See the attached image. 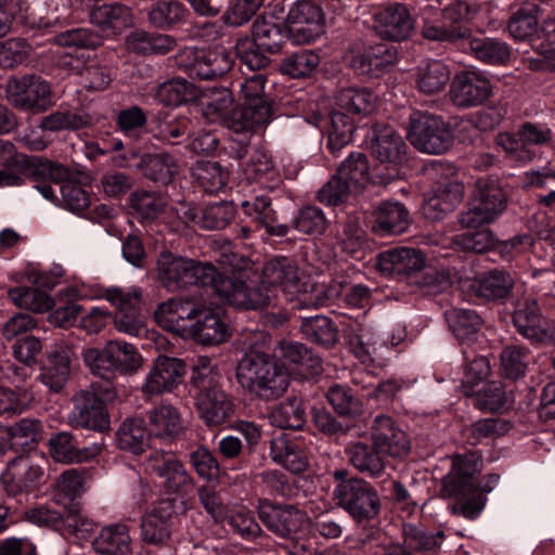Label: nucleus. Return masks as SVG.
<instances>
[{
    "label": "nucleus",
    "mask_w": 555,
    "mask_h": 555,
    "mask_svg": "<svg viewBox=\"0 0 555 555\" xmlns=\"http://www.w3.org/2000/svg\"><path fill=\"white\" fill-rule=\"evenodd\" d=\"M515 281L509 272L500 269H492L472 283L476 295L487 300H500L506 298L514 288Z\"/></svg>",
    "instance_id": "nucleus-35"
},
{
    "label": "nucleus",
    "mask_w": 555,
    "mask_h": 555,
    "mask_svg": "<svg viewBox=\"0 0 555 555\" xmlns=\"http://www.w3.org/2000/svg\"><path fill=\"white\" fill-rule=\"evenodd\" d=\"M237 383L256 397L271 401L284 395L289 386V373L270 353L250 350L236 366Z\"/></svg>",
    "instance_id": "nucleus-3"
},
{
    "label": "nucleus",
    "mask_w": 555,
    "mask_h": 555,
    "mask_svg": "<svg viewBox=\"0 0 555 555\" xmlns=\"http://www.w3.org/2000/svg\"><path fill=\"white\" fill-rule=\"evenodd\" d=\"M157 278L168 291L175 292L192 285H198L208 293L216 294L225 304V297L219 291V284L229 275L220 274L214 266L194 259L163 251L157 260Z\"/></svg>",
    "instance_id": "nucleus-4"
},
{
    "label": "nucleus",
    "mask_w": 555,
    "mask_h": 555,
    "mask_svg": "<svg viewBox=\"0 0 555 555\" xmlns=\"http://www.w3.org/2000/svg\"><path fill=\"white\" fill-rule=\"evenodd\" d=\"M289 38L296 44H308L325 33V13L314 0H297L286 16Z\"/></svg>",
    "instance_id": "nucleus-14"
},
{
    "label": "nucleus",
    "mask_w": 555,
    "mask_h": 555,
    "mask_svg": "<svg viewBox=\"0 0 555 555\" xmlns=\"http://www.w3.org/2000/svg\"><path fill=\"white\" fill-rule=\"evenodd\" d=\"M259 519L274 534L293 539L308 524L309 517L291 504H274L269 500H260L257 506Z\"/></svg>",
    "instance_id": "nucleus-16"
},
{
    "label": "nucleus",
    "mask_w": 555,
    "mask_h": 555,
    "mask_svg": "<svg viewBox=\"0 0 555 555\" xmlns=\"http://www.w3.org/2000/svg\"><path fill=\"white\" fill-rule=\"evenodd\" d=\"M414 18L404 3L395 2L374 15V30L383 39L400 42L410 37Z\"/></svg>",
    "instance_id": "nucleus-22"
},
{
    "label": "nucleus",
    "mask_w": 555,
    "mask_h": 555,
    "mask_svg": "<svg viewBox=\"0 0 555 555\" xmlns=\"http://www.w3.org/2000/svg\"><path fill=\"white\" fill-rule=\"evenodd\" d=\"M500 359L503 376L509 379H518L525 375L533 357L527 348L511 345L502 350Z\"/></svg>",
    "instance_id": "nucleus-60"
},
{
    "label": "nucleus",
    "mask_w": 555,
    "mask_h": 555,
    "mask_svg": "<svg viewBox=\"0 0 555 555\" xmlns=\"http://www.w3.org/2000/svg\"><path fill=\"white\" fill-rule=\"evenodd\" d=\"M113 377L119 375L135 374L143 364V358L138 348L125 340L107 341Z\"/></svg>",
    "instance_id": "nucleus-42"
},
{
    "label": "nucleus",
    "mask_w": 555,
    "mask_h": 555,
    "mask_svg": "<svg viewBox=\"0 0 555 555\" xmlns=\"http://www.w3.org/2000/svg\"><path fill=\"white\" fill-rule=\"evenodd\" d=\"M135 166L143 171L146 178L163 184L171 182L178 173V165L168 153L144 155Z\"/></svg>",
    "instance_id": "nucleus-47"
},
{
    "label": "nucleus",
    "mask_w": 555,
    "mask_h": 555,
    "mask_svg": "<svg viewBox=\"0 0 555 555\" xmlns=\"http://www.w3.org/2000/svg\"><path fill=\"white\" fill-rule=\"evenodd\" d=\"M196 321L189 326V335L202 345H218L230 335L229 325L218 308L206 309L201 306Z\"/></svg>",
    "instance_id": "nucleus-27"
},
{
    "label": "nucleus",
    "mask_w": 555,
    "mask_h": 555,
    "mask_svg": "<svg viewBox=\"0 0 555 555\" xmlns=\"http://www.w3.org/2000/svg\"><path fill=\"white\" fill-rule=\"evenodd\" d=\"M86 468H68L55 480L53 486L54 498L57 503L67 505L83 492Z\"/></svg>",
    "instance_id": "nucleus-50"
},
{
    "label": "nucleus",
    "mask_w": 555,
    "mask_h": 555,
    "mask_svg": "<svg viewBox=\"0 0 555 555\" xmlns=\"http://www.w3.org/2000/svg\"><path fill=\"white\" fill-rule=\"evenodd\" d=\"M201 89L185 78L175 77L162 82L156 90V99L167 106H179L196 101Z\"/></svg>",
    "instance_id": "nucleus-44"
},
{
    "label": "nucleus",
    "mask_w": 555,
    "mask_h": 555,
    "mask_svg": "<svg viewBox=\"0 0 555 555\" xmlns=\"http://www.w3.org/2000/svg\"><path fill=\"white\" fill-rule=\"evenodd\" d=\"M287 364L318 372L321 360L315 357L304 344L297 341H281L275 349V356Z\"/></svg>",
    "instance_id": "nucleus-56"
},
{
    "label": "nucleus",
    "mask_w": 555,
    "mask_h": 555,
    "mask_svg": "<svg viewBox=\"0 0 555 555\" xmlns=\"http://www.w3.org/2000/svg\"><path fill=\"white\" fill-rule=\"evenodd\" d=\"M350 464L360 474L369 478H382L386 474L385 456L373 443L370 446L362 441L351 443L347 450Z\"/></svg>",
    "instance_id": "nucleus-31"
},
{
    "label": "nucleus",
    "mask_w": 555,
    "mask_h": 555,
    "mask_svg": "<svg viewBox=\"0 0 555 555\" xmlns=\"http://www.w3.org/2000/svg\"><path fill=\"white\" fill-rule=\"evenodd\" d=\"M540 9L534 3H527L518 9L511 17L507 29L516 40H526L538 30Z\"/></svg>",
    "instance_id": "nucleus-58"
},
{
    "label": "nucleus",
    "mask_w": 555,
    "mask_h": 555,
    "mask_svg": "<svg viewBox=\"0 0 555 555\" xmlns=\"http://www.w3.org/2000/svg\"><path fill=\"white\" fill-rule=\"evenodd\" d=\"M189 14V9L180 0H157L146 9L147 22L160 30H171L184 25Z\"/></svg>",
    "instance_id": "nucleus-33"
},
{
    "label": "nucleus",
    "mask_w": 555,
    "mask_h": 555,
    "mask_svg": "<svg viewBox=\"0 0 555 555\" xmlns=\"http://www.w3.org/2000/svg\"><path fill=\"white\" fill-rule=\"evenodd\" d=\"M449 81V66L439 60H429L416 67L415 85L417 90L424 94L441 92Z\"/></svg>",
    "instance_id": "nucleus-40"
},
{
    "label": "nucleus",
    "mask_w": 555,
    "mask_h": 555,
    "mask_svg": "<svg viewBox=\"0 0 555 555\" xmlns=\"http://www.w3.org/2000/svg\"><path fill=\"white\" fill-rule=\"evenodd\" d=\"M319 64V54L312 50H300L285 56L280 70L292 78H300L311 75Z\"/></svg>",
    "instance_id": "nucleus-62"
},
{
    "label": "nucleus",
    "mask_w": 555,
    "mask_h": 555,
    "mask_svg": "<svg viewBox=\"0 0 555 555\" xmlns=\"http://www.w3.org/2000/svg\"><path fill=\"white\" fill-rule=\"evenodd\" d=\"M128 203L140 218L141 222L157 219L166 207L164 197L153 192L134 191L130 194Z\"/></svg>",
    "instance_id": "nucleus-59"
},
{
    "label": "nucleus",
    "mask_w": 555,
    "mask_h": 555,
    "mask_svg": "<svg viewBox=\"0 0 555 555\" xmlns=\"http://www.w3.org/2000/svg\"><path fill=\"white\" fill-rule=\"evenodd\" d=\"M90 124L91 117L86 113L59 109L41 118L39 129L50 132L76 131Z\"/></svg>",
    "instance_id": "nucleus-52"
},
{
    "label": "nucleus",
    "mask_w": 555,
    "mask_h": 555,
    "mask_svg": "<svg viewBox=\"0 0 555 555\" xmlns=\"http://www.w3.org/2000/svg\"><path fill=\"white\" fill-rule=\"evenodd\" d=\"M198 312H201V306L193 300L172 298L158 305L155 319L165 330L184 336L189 335L185 322L195 319Z\"/></svg>",
    "instance_id": "nucleus-26"
},
{
    "label": "nucleus",
    "mask_w": 555,
    "mask_h": 555,
    "mask_svg": "<svg viewBox=\"0 0 555 555\" xmlns=\"http://www.w3.org/2000/svg\"><path fill=\"white\" fill-rule=\"evenodd\" d=\"M196 406L201 420L207 426L223 424L234 412L233 402L220 386L197 393Z\"/></svg>",
    "instance_id": "nucleus-28"
},
{
    "label": "nucleus",
    "mask_w": 555,
    "mask_h": 555,
    "mask_svg": "<svg viewBox=\"0 0 555 555\" xmlns=\"http://www.w3.org/2000/svg\"><path fill=\"white\" fill-rule=\"evenodd\" d=\"M301 332L308 340L323 346H331L337 339L332 321L321 314L304 319Z\"/></svg>",
    "instance_id": "nucleus-63"
},
{
    "label": "nucleus",
    "mask_w": 555,
    "mask_h": 555,
    "mask_svg": "<svg viewBox=\"0 0 555 555\" xmlns=\"http://www.w3.org/2000/svg\"><path fill=\"white\" fill-rule=\"evenodd\" d=\"M198 185L207 193H217L224 189L229 172L218 162L198 160L192 170Z\"/></svg>",
    "instance_id": "nucleus-53"
},
{
    "label": "nucleus",
    "mask_w": 555,
    "mask_h": 555,
    "mask_svg": "<svg viewBox=\"0 0 555 555\" xmlns=\"http://www.w3.org/2000/svg\"><path fill=\"white\" fill-rule=\"evenodd\" d=\"M293 225L300 233L318 235L325 232L327 219L320 207L306 205L298 210L293 220Z\"/></svg>",
    "instance_id": "nucleus-64"
},
{
    "label": "nucleus",
    "mask_w": 555,
    "mask_h": 555,
    "mask_svg": "<svg viewBox=\"0 0 555 555\" xmlns=\"http://www.w3.org/2000/svg\"><path fill=\"white\" fill-rule=\"evenodd\" d=\"M176 65L191 78L212 80L227 74L233 66L232 53L224 48L207 50L185 47L175 55Z\"/></svg>",
    "instance_id": "nucleus-9"
},
{
    "label": "nucleus",
    "mask_w": 555,
    "mask_h": 555,
    "mask_svg": "<svg viewBox=\"0 0 555 555\" xmlns=\"http://www.w3.org/2000/svg\"><path fill=\"white\" fill-rule=\"evenodd\" d=\"M333 500L357 524L375 519L382 506L377 490L360 477L337 483L333 490Z\"/></svg>",
    "instance_id": "nucleus-8"
},
{
    "label": "nucleus",
    "mask_w": 555,
    "mask_h": 555,
    "mask_svg": "<svg viewBox=\"0 0 555 555\" xmlns=\"http://www.w3.org/2000/svg\"><path fill=\"white\" fill-rule=\"evenodd\" d=\"M367 139L372 156L382 164L393 167V172L388 173L385 179L395 178L396 167L401 165L406 156L408 146L403 138L392 127L377 124L370 130Z\"/></svg>",
    "instance_id": "nucleus-18"
},
{
    "label": "nucleus",
    "mask_w": 555,
    "mask_h": 555,
    "mask_svg": "<svg viewBox=\"0 0 555 555\" xmlns=\"http://www.w3.org/2000/svg\"><path fill=\"white\" fill-rule=\"evenodd\" d=\"M145 472L159 479L167 493L186 495L194 489V478L186 470L178 456L164 450H154L145 460Z\"/></svg>",
    "instance_id": "nucleus-13"
},
{
    "label": "nucleus",
    "mask_w": 555,
    "mask_h": 555,
    "mask_svg": "<svg viewBox=\"0 0 555 555\" xmlns=\"http://www.w3.org/2000/svg\"><path fill=\"white\" fill-rule=\"evenodd\" d=\"M479 461L475 455H456L452 460V468L441 480L440 494L444 499H453L452 513L468 519H475L483 509L487 498L499 483L500 476L490 474L485 486L477 483Z\"/></svg>",
    "instance_id": "nucleus-2"
},
{
    "label": "nucleus",
    "mask_w": 555,
    "mask_h": 555,
    "mask_svg": "<svg viewBox=\"0 0 555 555\" xmlns=\"http://www.w3.org/2000/svg\"><path fill=\"white\" fill-rule=\"evenodd\" d=\"M437 9L427 5L423 10L422 36L431 41L456 42L462 39H468L472 35L469 27L464 24L473 21L479 12L478 4H472L463 0H456L441 11L443 20L450 23V26L437 24L430 21L426 14L435 12Z\"/></svg>",
    "instance_id": "nucleus-7"
},
{
    "label": "nucleus",
    "mask_w": 555,
    "mask_h": 555,
    "mask_svg": "<svg viewBox=\"0 0 555 555\" xmlns=\"http://www.w3.org/2000/svg\"><path fill=\"white\" fill-rule=\"evenodd\" d=\"M372 230L379 235H398L408 230L410 215L399 202H383L375 210Z\"/></svg>",
    "instance_id": "nucleus-34"
},
{
    "label": "nucleus",
    "mask_w": 555,
    "mask_h": 555,
    "mask_svg": "<svg viewBox=\"0 0 555 555\" xmlns=\"http://www.w3.org/2000/svg\"><path fill=\"white\" fill-rule=\"evenodd\" d=\"M147 418L150 435L163 440H173L184 430L181 413L169 403L151 409Z\"/></svg>",
    "instance_id": "nucleus-29"
},
{
    "label": "nucleus",
    "mask_w": 555,
    "mask_h": 555,
    "mask_svg": "<svg viewBox=\"0 0 555 555\" xmlns=\"http://www.w3.org/2000/svg\"><path fill=\"white\" fill-rule=\"evenodd\" d=\"M505 207L506 196L502 188L494 180L479 179L469 208L460 215V223L468 229L491 223Z\"/></svg>",
    "instance_id": "nucleus-11"
},
{
    "label": "nucleus",
    "mask_w": 555,
    "mask_h": 555,
    "mask_svg": "<svg viewBox=\"0 0 555 555\" xmlns=\"http://www.w3.org/2000/svg\"><path fill=\"white\" fill-rule=\"evenodd\" d=\"M119 449L140 454L149 446V433L144 422L140 418H127L121 423L116 433Z\"/></svg>",
    "instance_id": "nucleus-49"
},
{
    "label": "nucleus",
    "mask_w": 555,
    "mask_h": 555,
    "mask_svg": "<svg viewBox=\"0 0 555 555\" xmlns=\"http://www.w3.org/2000/svg\"><path fill=\"white\" fill-rule=\"evenodd\" d=\"M335 241L341 250L349 256L357 257L366 244V234L361 227V215L348 211L345 217L335 223Z\"/></svg>",
    "instance_id": "nucleus-30"
},
{
    "label": "nucleus",
    "mask_w": 555,
    "mask_h": 555,
    "mask_svg": "<svg viewBox=\"0 0 555 555\" xmlns=\"http://www.w3.org/2000/svg\"><path fill=\"white\" fill-rule=\"evenodd\" d=\"M468 39L470 53L483 64L503 65L511 59V49L501 39L491 37H469Z\"/></svg>",
    "instance_id": "nucleus-45"
},
{
    "label": "nucleus",
    "mask_w": 555,
    "mask_h": 555,
    "mask_svg": "<svg viewBox=\"0 0 555 555\" xmlns=\"http://www.w3.org/2000/svg\"><path fill=\"white\" fill-rule=\"evenodd\" d=\"M241 208L245 217L249 218L258 228L263 229L267 235L280 238L288 235L291 227L279 222L278 211L269 195L250 196L241 202Z\"/></svg>",
    "instance_id": "nucleus-24"
},
{
    "label": "nucleus",
    "mask_w": 555,
    "mask_h": 555,
    "mask_svg": "<svg viewBox=\"0 0 555 555\" xmlns=\"http://www.w3.org/2000/svg\"><path fill=\"white\" fill-rule=\"evenodd\" d=\"M335 108L332 111L327 129V149L337 153L352 138L354 125L350 115L366 116L375 108L376 95L365 87H348L338 90L334 96Z\"/></svg>",
    "instance_id": "nucleus-5"
},
{
    "label": "nucleus",
    "mask_w": 555,
    "mask_h": 555,
    "mask_svg": "<svg viewBox=\"0 0 555 555\" xmlns=\"http://www.w3.org/2000/svg\"><path fill=\"white\" fill-rule=\"evenodd\" d=\"M347 288L348 284L343 279L333 280L328 285L314 283L309 279V287L301 295V309L327 306L341 296L345 297Z\"/></svg>",
    "instance_id": "nucleus-46"
},
{
    "label": "nucleus",
    "mask_w": 555,
    "mask_h": 555,
    "mask_svg": "<svg viewBox=\"0 0 555 555\" xmlns=\"http://www.w3.org/2000/svg\"><path fill=\"white\" fill-rule=\"evenodd\" d=\"M10 299L20 308L42 313L53 307L52 298L43 291L21 286L9 291Z\"/></svg>",
    "instance_id": "nucleus-61"
},
{
    "label": "nucleus",
    "mask_w": 555,
    "mask_h": 555,
    "mask_svg": "<svg viewBox=\"0 0 555 555\" xmlns=\"http://www.w3.org/2000/svg\"><path fill=\"white\" fill-rule=\"evenodd\" d=\"M185 365L182 360L159 356L149 371L141 390L145 397L171 392L182 382Z\"/></svg>",
    "instance_id": "nucleus-21"
},
{
    "label": "nucleus",
    "mask_w": 555,
    "mask_h": 555,
    "mask_svg": "<svg viewBox=\"0 0 555 555\" xmlns=\"http://www.w3.org/2000/svg\"><path fill=\"white\" fill-rule=\"evenodd\" d=\"M25 176L26 179L36 183L35 188L46 199L56 202V193L48 181L55 183L64 182L69 179L70 170L59 163L42 158H33L26 162Z\"/></svg>",
    "instance_id": "nucleus-25"
},
{
    "label": "nucleus",
    "mask_w": 555,
    "mask_h": 555,
    "mask_svg": "<svg viewBox=\"0 0 555 555\" xmlns=\"http://www.w3.org/2000/svg\"><path fill=\"white\" fill-rule=\"evenodd\" d=\"M403 543H389L379 530H372L358 540L359 545L370 555H414V551H431L439 547L444 539L442 530L428 531L423 525L403 524Z\"/></svg>",
    "instance_id": "nucleus-6"
},
{
    "label": "nucleus",
    "mask_w": 555,
    "mask_h": 555,
    "mask_svg": "<svg viewBox=\"0 0 555 555\" xmlns=\"http://www.w3.org/2000/svg\"><path fill=\"white\" fill-rule=\"evenodd\" d=\"M272 118L273 114L267 107L257 108L243 104L225 117L224 125L235 133H250L269 124Z\"/></svg>",
    "instance_id": "nucleus-41"
},
{
    "label": "nucleus",
    "mask_w": 555,
    "mask_h": 555,
    "mask_svg": "<svg viewBox=\"0 0 555 555\" xmlns=\"http://www.w3.org/2000/svg\"><path fill=\"white\" fill-rule=\"evenodd\" d=\"M44 457L18 455L11 460L3 473L4 489L15 496L37 487L44 478Z\"/></svg>",
    "instance_id": "nucleus-17"
},
{
    "label": "nucleus",
    "mask_w": 555,
    "mask_h": 555,
    "mask_svg": "<svg viewBox=\"0 0 555 555\" xmlns=\"http://www.w3.org/2000/svg\"><path fill=\"white\" fill-rule=\"evenodd\" d=\"M370 437L385 456L403 460L411 451L409 436L390 416L377 415L372 422Z\"/></svg>",
    "instance_id": "nucleus-19"
},
{
    "label": "nucleus",
    "mask_w": 555,
    "mask_h": 555,
    "mask_svg": "<svg viewBox=\"0 0 555 555\" xmlns=\"http://www.w3.org/2000/svg\"><path fill=\"white\" fill-rule=\"evenodd\" d=\"M492 94L493 86L490 78L479 69L460 70L450 83V98L459 107L469 108L482 105Z\"/></svg>",
    "instance_id": "nucleus-15"
},
{
    "label": "nucleus",
    "mask_w": 555,
    "mask_h": 555,
    "mask_svg": "<svg viewBox=\"0 0 555 555\" xmlns=\"http://www.w3.org/2000/svg\"><path fill=\"white\" fill-rule=\"evenodd\" d=\"M89 17L93 25L112 34H118L132 24L131 10L118 2L94 7Z\"/></svg>",
    "instance_id": "nucleus-38"
},
{
    "label": "nucleus",
    "mask_w": 555,
    "mask_h": 555,
    "mask_svg": "<svg viewBox=\"0 0 555 555\" xmlns=\"http://www.w3.org/2000/svg\"><path fill=\"white\" fill-rule=\"evenodd\" d=\"M72 358L73 350L66 346L56 347L51 351L39 375L42 384L50 390L59 392L67 383Z\"/></svg>",
    "instance_id": "nucleus-32"
},
{
    "label": "nucleus",
    "mask_w": 555,
    "mask_h": 555,
    "mask_svg": "<svg viewBox=\"0 0 555 555\" xmlns=\"http://www.w3.org/2000/svg\"><path fill=\"white\" fill-rule=\"evenodd\" d=\"M286 38L284 25L273 16H258L253 24V37L250 38L268 53H276L281 50Z\"/></svg>",
    "instance_id": "nucleus-43"
},
{
    "label": "nucleus",
    "mask_w": 555,
    "mask_h": 555,
    "mask_svg": "<svg viewBox=\"0 0 555 555\" xmlns=\"http://www.w3.org/2000/svg\"><path fill=\"white\" fill-rule=\"evenodd\" d=\"M446 318L454 336L466 347L476 340L483 324L481 317L472 309L454 308L446 312Z\"/></svg>",
    "instance_id": "nucleus-39"
},
{
    "label": "nucleus",
    "mask_w": 555,
    "mask_h": 555,
    "mask_svg": "<svg viewBox=\"0 0 555 555\" xmlns=\"http://www.w3.org/2000/svg\"><path fill=\"white\" fill-rule=\"evenodd\" d=\"M307 287L309 279L300 275L296 259L286 256H275L267 260L259 283L233 275L219 284L225 304L248 310L275 306L279 293L292 304L293 309L300 310L301 295Z\"/></svg>",
    "instance_id": "nucleus-1"
},
{
    "label": "nucleus",
    "mask_w": 555,
    "mask_h": 555,
    "mask_svg": "<svg viewBox=\"0 0 555 555\" xmlns=\"http://www.w3.org/2000/svg\"><path fill=\"white\" fill-rule=\"evenodd\" d=\"M270 423L281 429H300L306 423V411L299 399L281 402L269 414Z\"/></svg>",
    "instance_id": "nucleus-55"
},
{
    "label": "nucleus",
    "mask_w": 555,
    "mask_h": 555,
    "mask_svg": "<svg viewBox=\"0 0 555 555\" xmlns=\"http://www.w3.org/2000/svg\"><path fill=\"white\" fill-rule=\"evenodd\" d=\"M424 263L425 255L413 247H392L377 256V268L383 274L409 282L417 278Z\"/></svg>",
    "instance_id": "nucleus-20"
},
{
    "label": "nucleus",
    "mask_w": 555,
    "mask_h": 555,
    "mask_svg": "<svg viewBox=\"0 0 555 555\" xmlns=\"http://www.w3.org/2000/svg\"><path fill=\"white\" fill-rule=\"evenodd\" d=\"M69 421L76 427L99 431L107 428L109 424L103 400L93 390L88 389L75 395Z\"/></svg>",
    "instance_id": "nucleus-23"
},
{
    "label": "nucleus",
    "mask_w": 555,
    "mask_h": 555,
    "mask_svg": "<svg viewBox=\"0 0 555 555\" xmlns=\"http://www.w3.org/2000/svg\"><path fill=\"white\" fill-rule=\"evenodd\" d=\"M408 139L420 152L438 155L452 146L454 137L440 116L415 112L410 117Z\"/></svg>",
    "instance_id": "nucleus-10"
},
{
    "label": "nucleus",
    "mask_w": 555,
    "mask_h": 555,
    "mask_svg": "<svg viewBox=\"0 0 555 555\" xmlns=\"http://www.w3.org/2000/svg\"><path fill=\"white\" fill-rule=\"evenodd\" d=\"M5 93L8 101L20 111L39 114L53 105L51 85L35 74L11 77Z\"/></svg>",
    "instance_id": "nucleus-12"
},
{
    "label": "nucleus",
    "mask_w": 555,
    "mask_h": 555,
    "mask_svg": "<svg viewBox=\"0 0 555 555\" xmlns=\"http://www.w3.org/2000/svg\"><path fill=\"white\" fill-rule=\"evenodd\" d=\"M513 323L518 333L532 341H543L547 333L541 326V314L534 299L519 301L513 313Z\"/></svg>",
    "instance_id": "nucleus-36"
},
{
    "label": "nucleus",
    "mask_w": 555,
    "mask_h": 555,
    "mask_svg": "<svg viewBox=\"0 0 555 555\" xmlns=\"http://www.w3.org/2000/svg\"><path fill=\"white\" fill-rule=\"evenodd\" d=\"M385 344L379 335L361 330V333L350 340V349L361 363L371 364L383 358Z\"/></svg>",
    "instance_id": "nucleus-57"
},
{
    "label": "nucleus",
    "mask_w": 555,
    "mask_h": 555,
    "mask_svg": "<svg viewBox=\"0 0 555 555\" xmlns=\"http://www.w3.org/2000/svg\"><path fill=\"white\" fill-rule=\"evenodd\" d=\"M267 76L262 73L246 76L240 82L238 99L243 104L257 108L263 106L273 113V101L267 91Z\"/></svg>",
    "instance_id": "nucleus-48"
},
{
    "label": "nucleus",
    "mask_w": 555,
    "mask_h": 555,
    "mask_svg": "<svg viewBox=\"0 0 555 555\" xmlns=\"http://www.w3.org/2000/svg\"><path fill=\"white\" fill-rule=\"evenodd\" d=\"M367 158L362 153H351L338 167L336 175L353 191H361L370 180Z\"/></svg>",
    "instance_id": "nucleus-51"
},
{
    "label": "nucleus",
    "mask_w": 555,
    "mask_h": 555,
    "mask_svg": "<svg viewBox=\"0 0 555 555\" xmlns=\"http://www.w3.org/2000/svg\"><path fill=\"white\" fill-rule=\"evenodd\" d=\"M25 519L36 526L48 527L59 531L64 526H68L77 531L78 522L80 521L76 516L68 515L64 517L62 513L44 504L28 508L25 512Z\"/></svg>",
    "instance_id": "nucleus-54"
},
{
    "label": "nucleus",
    "mask_w": 555,
    "mask_h": 555,
    "mask_svg": "<svg viewBox=\"0 0 555 555\" xmlns=\"http://www.w3.org/2000/svg\"><path fill=\"white\" fill-rule=\"evenodd\" d=\"M93 550L101 555H130L131 538L124 524H114L101 529L92 542Z\"/></svg>",
    "instance_id": "nucleus-37"
}]
</instances>
